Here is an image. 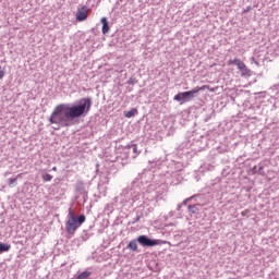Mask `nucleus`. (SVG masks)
Here are the masks:
<instances>
[{
	"label": "nucleus",
	"mask_w": 279,
	"mask_h": 279,
	"mask_svg": "<svg viewBox=\"0 0 279 279\" xmlns=\"http://www.w3.org/2000/svg\"><path fill=\"white\" fill-rule=\"evenodd\" d=\"M90 108H93V99H90V97L82 98L75 105L60 104L53 109L49 122L59 125L54 128V130L69 128L73 125L75 119L86 117V114L90 112Z\"/></svg>",
	"instance_id": "nucleus-1"
},
{
	"label": "nucleus",
	"mask_w": 279,
	"mask_h": 279,
	"mask_svg": "<svg viewBox=\"0 0 279 279\" xmlns=\"http://www.w3.org/2000/svg\"><path fill=\"white\" fill-rule=\"evenodd\" d=\"M86 221V216L81 215L77 218H69L65 222V230L68 234H75L77 229L81 228L82 223Z\"/></svg>",
	"instance_id": "nucleus-2"
},
{
	"label": "nucleus",
	"mask_w": 279,
	"mask_h": 279,
	"mask_svg": "<svg viewBox=\"0 0 279 279\" xmlns=\"http://www.w3.org/2000/svg\"><path fill=\"white\" fill-rule=\"evenodd\" d=\"M137 242L140 245H143L144 247H154V245H160V243H162V241L151 240L147 238V235H140L137 238Z\"/></svg>",
	"instance_id": "nucleus-3"
},
{
	"label": "nucleus",
	"mask_w": 279,
	"mask_h": 279,
	"mask_svg": "<svg viewBox=\"0 0 279 279\" xmlns=\"http://www.w3.org/2000/svg\"><path fill=\"white\" fill-rule=\"evenodd\" d=\"M88 12H90V10L86 5L78 8L76 12V21L78 23L86 21L88 19Z\"/></svg>",
	"instance_id": "nucleus-4"
},
{
	"label": "nucleus",
	"mask_w": 279,
	"mask_h": 279,
	"mask_svg": "<svg viewBox=\"0 0 279 279\" xmlns=\"http://www.w3.org/2000/svg\"><path fill=\"white\" fill-rule=\"evenodd\" d=\"M173 99H174V101L186 102V101H191V99H193V98L191 97V94L189 92H182V93L177 94L173 97Z\"/></svg>",
	"instance_id": "nucleus-5"
},
{
	"label": "nucleus",
	"mask_w": 279,
	"mask_h": 279,
	"mask_svg": "<svg viewBox=\"0 0 279 279\" xmlns=\"http://www.w3.org/2000/svg\"><path fill=\"white\" fill-rule=\"evenodd\" d=\"M100 23H102V34H108V32H110V24L108 23V17H101Z\"/></svg>",
	"instance_id": "nucleus-6"
},
{
	"label": "nucleus",
	"mask_w": 279,
	"mask_h": 279,
	"mask_svg": "<svg viewBox=\"0 0 279 279\" xmlns=\"http://www.w3.org/2000/svg\"><path fill=\"white\" fill-rule=\"evenodd\" d=\"M206 88H208V85H203V86H196L194 87L192 90H187L191 98L193 99V97H195V95H197V93H199V90H206Z\"/></svg>",
	"instance_id": "nucleus-7"
},
{
	"label": "nucleus",
	"mask_w": 279,
	"mask_h": 279,
	"mask_svg": "<svg viewBox=\"0 0 279 279\" xmlns=\"http://www.w3.org/2000/svg\"><path fill=\"white\" fill-rule=\"evenodd\" d=\"M136 114H138V110L136 108H133L130 111H126L124 113V117H126V119H132V117H136Z\"/></svg>",
	"instance_id": "nucleus-8"
},
{
	"label": "nucleus",
	"mask_w": 279,
	"mask_h": 279,
	"mask_svg": "<svg viewBox=\"0 0 279 279\" xmlns=\"http://www.w3.org/2000/svg\"><path fill=\"white\" fill-rule=\"evenodd\" d=\"M12 250V245L0 242V254L3 252H10Z\"/></svg>",
	"instance_id": "nucleus-9"
},
{
	"label": "nucleus",
	"mask_w": 279,
	"mask_h": 279,
	"mask_svg": "<svg viewBox=\"0 0 279 279\" xmlns=\"http://www.w3.org/2000/svg\"><path fill=\"white\" fill-rule=\"evenodd\" d=\"M129 250H132V252H138V244L136 243V240H133L128 245Z\"/></svg>",
	"instance_id": "nucleus-10"
},
{
	"label": "nucleus",
	"mask_w": 279,
	"mask_h": 279,
	"mask_svg": "<svg viewBox=\"0 0 279 279\" xmlns=\"http://www.w3.org/2000/svg\"><path fill=\"white\" fill-rule=\"evenodd\" d=\"M241 74L243 77H251L252 76V70L244 68L242 71H241Z\"/></svg>",
	"instance_id": "nucleus-11"
},
{
	"label": "nucleus",
	"mask_w": 279,
	"mask_h": 279,
	"mask_svg": "<svg viewBox=\"0 0 279 279\" xmlns=\"http://www.w3.org/2000/svg\"><path fill=\"white\" fill-rule=\"evenodd\" d=\"M90 276L89 271H83L77 276V279H88Z\"/></svg>",
	"instance_id": "nucleus-12"
},
{
	"label": "nucleus",
	"mask_w": 279,
	"mask_h": 279,
	"mask_svg": "<svg viewBox=\"0 0 279 279\" xmlns=\"http://www.w3.org/2000/svg\"><path fill=\"white\" fill-rule=\"evenodd\" d=\"M43 180H44V182H51V180H53V175H51L49 173H44Z\"/></svg>",
	"instance_id": "nucleus-13"
},
{
	"label": "nucleus",
	"mask_w": 279,
	"mask_h": 279,
	"mask_svg": "<svg viewBox=\"0 0 279 279\" xmlns=\"http://www.w3.org/2000/svg\"><path fill=\"white\" fill-rule=\"evenodd\" d=\"M235 66H238V69H239L240 71H242V70H244L247 65H245V63L239 59V60H238V63H235Z\"/></svg>",
	"instance_id": "nucleus-14"
},
{
	"label": "nucleus",
	"mask_w": 279,
	"mask_h": 279,
	"mask_svg": "<svg viewBox=\"0 0 279 279\" xmlns=\"http://www.w3.org/2000/svg\"><path fill=\"white\" fill-rule=\"evenodd\" d=\"M69 219H77V217L75 216V213L73 211V208L69 209Z\"/></svg>",
	"instance_id": "nucleus-15"
},
{
	"label": "nucleus",
	"mask_w": 279,
	"mask_h": 279,
	"mask_svg": "<svg viewBox=\"0 0 279 279\" xmlns=\"http://www.w3.org/2000/svg\"><path fill=\"white\" fill-rule=\"evenodd\" d=\"M206 90H209V93H216L217 90H219V86L210 87V86L208 85V88H206Z\"/></svg>",
	"instance_id": "nucleus-16"
},
{
	"label": "nucleus",
	"mask_w": 279,
	"mask_h": 279,
	"mask_svg": "<svg viewBox=\"0 0 279 279\" xmlns=\"http://www.w3.org/2000/svg\"><path fill=\"white\" fill-rule=\"evenodd\" d=\"M238 62H239V59L229 60V61H228V65H229V66H231V64H235V65H236Z\"/></svg>",
	"instance_id": "nucleus-17"
},
{
	"label": "nucleus",
	"mask_w": 279,
	"mask_h": 279,
	"mask_svg": "<svg viewBox=\"0 0 279 279\" xmlns=\"http://www.w3.org/2000/svg\"><path fill=\"white\" fill-rule=\"evenodd\" d=\"M5 77V70L0 66V80H3Z\"/></svg>",
	"instance_id": "nucleus-18"
},
{
	"label": "nucleus",
	"mask_w": 279,
	"mask_h": 279,
	"mask_svg": "<svg viewBox=\"0 0 279 279\" xmlns=\"http://www.w3.org/2000/svg\"><path fill=\"white\" fill-rule=\"evenodd\" d=\"M16 184V179H9V185Z\"/></svg>",
	"instance_id": "nucleus-19"
},
{
	"label": "nucleus",
	"mask_w": 279,
	"mask_h": 279,
	"mask_svg": "<svg viewBox=\"0 0 279 279\" xmlns=\"http://www.w3.org/2000/svg\"><path fill=\"white\" fill-rule=\"evenodd\" d=\"M250 10H251V8L248 7V9L244 10V13H245V12H250Z\"/></svg>",
	"instance_id": "nucleus-20"
},
{
	"label": "nucleus",
	"mask_w": 279,
	"mask_h": 279,
	"mask_svg": "<svg viewBox=\"0 0 279 279\" xmlns=\"http://www.w3.org/2000/svg\"><path fill=\"white\" fill-rule=\"evenodd\" d=\"M52 171H58V168H57V167H53V168H52Z\"/></svg>",
	"instance_id": "nucleus-21"
},
{
	"label": "nucleus",
	"mask_w": 279,
	"mask_h": 279,
	"mask_svg": "<svg viewBox=\"0 0 279 279\" xmlns=\"http://www.w3.org/2000/svg\"><path fill=\"white\" fill-rule=\"evenodd\" d=\"M136 149H137V148H136V147H134V148H133V151H136Z\"/></svg>",
	"instance_id": "nucleus-22"
}]
</instances>
